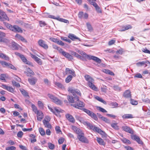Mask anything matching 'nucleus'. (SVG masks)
Returning <instances> with one entry per match:
<instances>
[{
  "instance_id": "obj_1",
  "label": "nucleus",
  "mask_w": 150,
  "mask_h": 150,
  "mask_svg": "<svg viewBox=\"0 0 150 150\" xmlns=\"http://www.w3.org/2000/svg\"><path fill=\"white\" fill-rule=\"evenodd\" d=\"M68 91L72 94L73 96H70L68 95L67 96V99L70 103H74L75 102V101L76 100L75 98H78L76 96V94L81 96V93L79 90L74 89L72 87L69 88L68 89Z\"/></svg>"
},
{
  "instance_id": "obj_2",
  "label": "nucleus",
  "mask_w": 150,
  "mask_h": 150,
  "mask_svg": "<svg viewBox=\"0 0 150 150\" xmlns=\"http://www.w3.org/2000/svg\"><path fill=\"white\" fill-rule=\"evenodd\" d=\"M4 24L7 28L14 32L22 33L23 32L21 28L17 25H14L12 26L9 23L5 22Z\"/></svg>"
},
{
  "instance_id": "obj_3",
  "label": "nucleus",
  "mask_w": 150,
  "mask_h": 150,
  "mask_svg": "<svg viewBox=\"0 0 150 150\" xmlns=\"http://www.w3.org/2000/svg\"><path fill=\"white\" fill-rule=\"evenodd\" d=\"M79 53L88 60L92 59L96 62L99 63H100L101 62V59L98 58L93 56L88 55L83 51H79Z\"/></svg>"
},
{
  "instance_id": "obj_4",
  "label": "nucleus",
  "mask_w": 150,
  "mask_h": 150,
  "mask_svg": "<svg viewBox=\"0 0 150 150\" xmlns=\"http://www.w3.org/2000/svg\"><path fill=\"white\" fill-rule=\"evenodd\" d=\"M48 107L50 111L57 116L60 117V113H62L64 112L63 110L58 108L53 107L52 108L49 106H48Z\"/></svg>"
},
{
  "instance_id": "obj_5",
  "label": "nucleus",
  "mask_w": 150,
  "mask_h": 150,
  "mask_svg": "<svg viewBox=\"0 0 150 150\" xmlns=\"http://www.w3.org/2000/svg\"><path fill=\"white\" fill-rule=\"evenodd\" d=\"M75 99H76V100L75 101V102L74 103V104L72 105L77 108H79V107H84V103L83 102L79 100V97Z\"/></svg>"
},
{
  "instance_id": "obj_6",
  "label": "nucleus",
  "mask_w": 150,
  "mask_h": 150,
  "mask_svg": "<svg viewBox=\"0 0 150 150\" xmlns=\"http://www.w3.org/2000/svg\"><path fill=\"white\" fill-rule=\"evenodd\" d=\"M77 137L79 140L83 143H88V140L86 137H84V133L83 134L77 135Z\"/></svg>"
},
{
  "instance_id": "obj_7",
  "label": "nucleus",
  "mask_w": 150,
  "mask_h": 150,
  "mask_svg": "<svg viewBox=\"0 0 150 150\" xmlns=\"http://www.w3.org/2000/svg\"><path fill=\"white\" fill-rule=\"evenodd\" d=\"M122 129L125 132L131 134H133L134 133V131L130 127L127 126L125 125L122 127Z\"/></svg>"
},
{
  "instance_id": "obj_8",
  "label": "nucleus",
  "mask_w": 150,
  "mask_h": 150,
  "mask_svg": "<svg viewBox=\"0 0 150 150\" xmlns=\"http://www.w3.org/2000/svg\"><path fill=\"white\" fill-rule=\"evenodd\" d=\"M39 45L43 48L45 49H47L48 48V46L45 43V42L42 40H40L38 42Z\"/></svg>"
},
{
  "instance_id": "obj_9",
  "label": "nucleus",
  "mask_w": 150,
  "mask_h": 150,
  "mask_svg": "<svg viewBox=\"0 0 150 150\" xmlns=\"http://www.w3.org/2000/svg\"><path fill=\"white\" fill-rule=\"evenodd\" d=\"M136 65L139 67L144 66L146 67L147 66H149L150 63L148 61L146 60L145 61H142L136 63Z\"/></svg>"
},
{
  "instance_id": "obj_10",
  "label": "nucleus",
  "mask_w": 150,
  "mask_h": 150,
  "mask_svg": "<svg viewBox=\"0 0 150 150\" xmlns=\"http://www.w3.org/2000/svg\"><path fill=\"white\" fill-rule=\"evenodd\" d=\"M131 138L133 140L136 141L139 144H142L143 143L139 137L136 135H131Z\"/></svg>"
},
{
  "instance_id": "obj_11",
  "label": "nucleus",
  "mask_w": 150,
  "mask_h": 150,
  "mask_svg": "<svg viewBox=\"0 0 150 150\" xmlns=\"http://www.w3.org/2000/svg\"><path fill=\"white\" fill-rule=\"evenodd\" d=\"M72 128L74 132L78 134L77 135H81L82 134H83L84 133L81 129L78 128L75 126H72Z\"/></svg>"
},
{
  "instance_id": "obj_12",
  "label": "nucleus",
  "mask_w": 150,
  "mask_h": 150,
  "mask_svg": "<svg viewBox=\"0 0 150 150\" xmlns=\"http://www.w3.org/2000/svg\"><path fill=\"white\" fill-rule=\"evenodd\" d=\"M1 87L7 90L9 92L13 93L14 91V89L11 86H8L6 85L2 84L1 86Z\"/></svg>"
},
{
  "instance_id": "obj_13",
  "label": "nucleus",
  "mask_w": 150,
  "mask_h": 150,
  "mask_svg": "<svg viewBox=\"0 0 150 150\" xmlns=\"http://www.w3.org/2000/svg\"><path fill=\"white\" fill-rule=\"evenodd\" d=\"M65 73L66 74H72L74 76H76L75 71L73 69L66 68L65 69Z\"/></svg>"
},
{
  "instance_id": "obj_14",
  "label": "nucleus",
  "mask_w": 150,
  "mask_h": 150,
  "mask_svg": "<svg viewBox=\"0 0 150 150\" xmlns=\"http://www.w3.org/2000/svg\"><path fill=\"white\" fill-rule=\"evenodd\" d=\"M27 71H25L24 73L26 74L28 76H31L35 75L34 73L29 68L27 67Z\"/></svg>"
},
{
  "instance_id": "obj_15",
  "label": "nucleus",
  "mask_w": 150,
  "mask_h": 150,
  "mask_svg": "<svg viewBox=\"0 0 150 150\" xmlns=\"http://www.w3.org/2000/svg\"><path fill=\"white\" fill-rule=\"evenodd\" d=\"M86 80L88 81V84L91 82H94L93 79L90 76L88 75H86L84 76Z\"/></svg>"
},
{
  "instance_id": "obj_16",
  "label": "nucleus",
  "mask_w": 150,
  "mask_h": 150,
  "mask_svg": "<svg viewBox=\"0 0 150 150\" xmlns=\"http://www.w3.org/2000/svg\"><path fill=\"white\" fill-rule=\"evenodd\" d=\"M87 114L95 120H98V117L96 115L89 110H88Z\"/></svg>"
},
{
  "instance_id": "obj_17",
  "label": "nucleus",
  "mask_w": 150,
  "mask_h": 150,
  "mask_svg": "<svg viewBox=\"0 0 150 150\" xmlns=\"http://www.w3.org/2000/svg\"><path fill=\"white\" fill-rule=\"evenodd\" d=\"M83 124L87 126V127L88 129L92 130L93 129V127L94 126V125H93L90 123L85 121L83 122Z\"/></svg>"
},
{
  "instance_id": "obj_18",
  "label": "nucleus",
  "mask_w": 150,
  "mask_h": 150,
  "mask_svg": "<svg viewBox=\"0 0 150 150\" xmlns=\"http://www.w3.org/2000/svg\"><path fill=\"white\" fill-rule=\"evenodd\" d=\"M66 118L69 121L72 123H74L75 122V119L71 115L69 114H67L66 115Z\"/></svg>"
},
{
  "instance_id": "obj_19",
  "label": "nucleus",
  "mask_w": 150,
  "mask_h": 150,
  "mask_svg": "<svg viewBox=\"0 0 150 150\" xmlns=\"http://www.w3.org/2000/svg\"><path fill=\"white\" fill-rule=\"evenodd\" d=\"M37 79L35 77H33L28 79V81L29 83L32 85H34L36 83Z\"/></svg>"
},
{
  "instance_id": "obj_20",
  "label": "nucleus",
  "mask_w": 150,
  "mask_h": 150,
  "mask_svg": "<svg viewBox=\"0 0 150 150\" xmlns=\"http://www.w3.org/2000/svg\"><path fill=\"white\" fill-rule=\"evenodd\" d=\"M132 28V27L131 25H128L123 26L121 29L119 30H118L120 32L124 31L126 30L131 29Z\"/></svg>"
},
{
  "instance_id": "obj_21",
  "label": "nucleus",
  "mask_w": 150,
  "mask_h": 150,
  "mask_svg": "<svg viewBox=\"0 0 150 150\" xmlns=\"http://www.w3.org/2000/svg\"><path fill=\"white\" fill-rule=\"evenodd\" d=\"M69 37L72 40H77L79 41H80V39L77 37L74 34H69Z\"/></svg>"
},
{
  "instance_id": "obj_22",
  "label": "nucleus",
  "mask_w": 150,
  "mask_h": 150,
  "mask_svg": "<svg viewBox=\"0 0 150 150\" xmlns=\"http://www.w3.org/2000/svg\"><path fill=\"white\" fill-rule=\"evenodd\" d=\"M123 96L126 98H130L131 95L130 91L129 90H126L124 93Z\"/></svg>"
},
{
  "instance_id": "obj_23",
  "label": "nucleus",
  "mask_w": 150,
  "mask_h": 150,
  "mask_svg": "<svg viewBox=\"0 0 150 150\" xmlns=\"http://www.w3.org/2000/svg\"><path fill=\"white\" fill-rule=\"evenodd\" d=\"M22 56L20 57L23 62L25 63L26 64H28L29 65H32V63L29 61H28L24 57L23 55L21 56Z\"/></svg>"
},
{
  "instance_id": "obj_24",
  "label": "nucleus",
  "mask_w": 150,
  "mask_h": 150,
  "mask_svg": "<svg viewBox=\"0 0 150 150\" xmlns=\"http://www.w3.org/2000/svg\"><path fill=\"white\" fill-rule=\"evenodd\" d=\"M43 122L44 125L45 127L49 128H52V126L51 125L49 122L46 121L45 119L44 120H43Z\"/></svg>"
},
{
  "instance_id": "obj_25",
  "label": "nucleus",
  "mask_w": 150,
  "mask_h": 150,
  "mask_svg": "<svg viewBox=\"0 0 150 150\" xmlns=\"http://www.w3.org/2000/svg\"><path fill=\"white\" fill-rule=\"evenodd\" d=\"M63 55L65 57L67 58L69 60H71L73 59L72 56L69 53L66 52H65Z\"/></svg>"
},
{
  "instance_id": "obj_26",
  "label": "nucleus",
  "mask_w": 150,
  "mask_h": 150,
  "mask_svg": "<svg viewBox=\"0 0 150 150\" xmlns=\"http://www.w3.org/2000/svg\"><path fill=\"white\" fill-rule=\"evenodd\" d=\"M15 37L17 39L21 40L23 42H27V41L23 37L19 34H16Z\"/></svg>"
},
{
  "instance_id": "obj_27",
  "label": "nucleus",
  "mask_w": 150,
  "mask_h": 150,
  "mask_svg": "<svg viewBox=\"0 0 150 150\" xmlns=\"http://www.w3.org/2000/svg\"><path fill=\"white\" fill-rule=\"evenodd\" d=\"M0 42L5 43L8 45H9L10 43V42L8 40L4 38H0Z\"/></svg>"
},
{
  "instance_id": "obj_28",
  "label": "nucleus",
  "mask_w": 150,
  "mask_h": 150,
  "mask_svg": "<svg viewBox=\"0 0 150 150\" xmlns=\"http://www.w3.org/2000/svg\"><path fill=\"white\" fill-rule=\"evenodd\" d=\"M97 141L99 144L100 145L105 146V143L103 140L100 138L97 137Z\"/></svg>"
},
{
  "instance_id": "obj_29",
  "label": "nucleus",
  "mask_w": 150,
  "mask_h": 150,
  "mask_svg": "<svg viewBox=\"0 0 150 150\" xmlns=\"http://www.w3.org/2000/svg\"><path fill=\"white\" fill-rule=\"evenodd\" d=\"M11 48L13 50H18V44L14 42H11Z\"/></svg>"
},
{
  "instance_id": "obj_30",
  "label": "nucleus",
  "mask_w": 150,
  "mask_h": 150,
  "mask_svg": "<svg viewBox=\"0 0 150 150\" xmlns=\"http://www.w3.org/2000/svg\"><path fill=\"white\" fill-rule=\"evenodd\" d=\"M123 119L132 118H133V115L131 114H125L122 116Z\"/></svg>"
},
{
  "instance_id": "obj_31",
  "label": "nucleus",
  "mask_w": 150,
  "mask_h": 150,
  "mask_svg": "<svg viewBox=\"0 0 150 150\" xmlns=\"http://www.w3.org/2000/svg\"><path fill=\"white\" fill-rule=\"evenodd\" d=\"M93 82H91L88 85L92 89L95 91H97L98 90V88L95 86V85L93 84Z\"/></svg>"
},
{
  "instance_id": "obj_32",
  "label": "nucleus",
  "mask_w": 150,
  "mask_h": 150,
  "mask_svg": "<svg viewBox=\"0 0 150 150\" xmlns=\"http://www.w3.org/2000/svg\"><path fill=\"white\" fill-rule=\"evenodd\" d=\"M75 117L77 120L79 121L83 124V122H84V121L83 120V118L81 117L80 115H76L75 116Z\"/></svg>"
},
{
  "instance_id": "obj_33",
  "label": "nucleus",
  "mask_w": 150,
  "mask_h": 150,
  "mask_svg": "<svg viewBox=\"0 0 150 150\" xmlns=\"http://www.w3.org/2000/svg\"><path fill=\"white\" fill-rule=\"evenodd\" d=\"M20 91L22 94L25 97H29V95L27 92L24 89H20Z\"/></svg>"
},
{
  "instance_id": "obj_34",
  "label": "nucleus",
  "mask_w": 150,
  "mask_h": 150,
  "mask_svg": "<svg viewBox=\"0 0 150 150\" xmlns=\"http://www.w3.org/2000/svg\"><path fill=\"white\" fill-rule=\"evenodd\" d=\"M103 71L104 72L107 74H109L112 76L114 75V74L109 70L105 69L103 70Z\"/></svg>"
},
{
  "instance_id": "obj_35",
  "label": "nucleus",
  "mask_w": 150,
  "mask_h": 150,
  "mask_svg": "<svg viewBox=\"0 0 150 150\" xmlns=\"http://www.w3.org/2000/svg\"><path fill=\"white\" fill-rule=\"evenodd\" d=\"M89 2L90 4L91 5H93L95 8H96L98 6V4L95 2V1H93V0H87Z\"/></svg>"
},
{
  "instance_id": "obj_36",
  "label": "nucleus",
  "mask_w": 150,
  "mask_h": 150,
  "mask_svg": "<svg viewBox=\"0 0 150 150\" xmlns=\"http://www.w3.org/2000/svg\"><path fill=\"white\" fill-rule=\"evenodd\" d=\"M6 75L5 74H1L0 75V79L4 81V82L6 81V78H7Z\"/></svg>"
},
{
  "instance_id": "obj_37",
  "label": "nucleus",
  "mask_w": 150,
  "mask_h": 150,
  "mask_svg": "<svg viewBox=\"0 0 150 150\" xmlns=\"http://www.w3.org/2000/svg\"><path fill=\"white\" fill-rule=\"evenodd\" d=\"M109 105L112 108H114L118 106V104L116 102H111L110 103Z\"/></svg>"
},
{
  "instance_id": "obj_38",
  "label": "nucleus",
  "mask_w": 150,
  "mask_h": 150,
  "mask_svg": "<svg viewBox=\"0 0 150 150\" xmlns=\"http://www.w3.org/2000/svg\"><path fill=\"white\" fill-rule=\"evenodd\" d=\"M92 130L94 132H96L98 133L100 132V131H101V130L100 128L96 127L95 125H94Z\"/></svg>"
},
{
  "instance_id": "obj_39",
  "label": "nucleus",
  "mask_w": 150,
  "mask_h": 150,
  "mask_svg": "<svg viewBox=\"0 0 150 150\" xmlns=\"http://www.w3.org/2000/svg\"><path fill=\"white\" fill-rule=\"evenodd\" d=\"M121 140L125 144H130L131 143L130 141L129 140L125 138H123L121 139Z\"/></svg>"
},
{
  "instance_id": "obj_40",
  "label": "nucleus",
  "mask_w": 150,
  "mask_h": 150,
  "mask_svg": "<svg viewBox=\"0 0 150 150\" xmlns=\"http://www.w3.org/2000/svg\"><path fill=\"white\" fill-rule=\"evenodd\" d=\"M95 98L98 101L103 103L104 104H106V102L100 97L97 96L95 97Z\"/></svg>"
},
{
  "instance_id": "obj_41",
  "label": "nucleus",
  "mask_w": 150,
  "mask_h": 150,
  "mask_svg": "<svg viewBox=\"0 0 150 150\" xmlns=\"http://www.w3.org/2000/svg\"><path fill=\"white\" fill-rule=\"evenodd\" d=\"M48 97L52 100V101L53 102L55 100L56 98H57L56 97L54 96L49 94H48Z\"/></svg>"
},
{
  "instance_id": "obj_42",
  "label": "nucleus",
  "mask_w": 150,
  "mask_h": 150,
  "mask_svg": "<svg viewBox=\"0 0 150 150\" xmlns=\"http://www.w3.org/2000/svg\"><path fill=\"white\" fill-rule=\"evenodd\" d=\"M72 78L71 75L68 76L65 79V81L67 83H68L70 81Z\"/></svg>"
},
{
  "instance_id": "obj_43",
  "label": "nucleus",
  "mask_w": 150,
  "mask_h": 150,
  "mask_svg": "<svg viewBox=\"0 0 150 150\" xmlns=\"http://www.w3.org/2000/svg\"><path fill=\"white\" fill-rule=\"evenodd\" d=\"M54 83L56 86H57L59 88H62L64 87L62 84L59 82H55Z\"/></svg>"
},
{
  "instance_id": "obj_44",
  "label": "nucleus",
  "mask_w": 150,
  "mask_h": 150,
  "mask_svg": "<svg viewBox=\"0 0 150 150\" xmlns=\"http://www.w3.org/2000/svg\"><path fill=\"white\" fill-rule=\"evenodd\" d=\"M86 25L87 28L89 31H92L93 30L92 27L90 23L88 22L87 23H86Z\"/></svg>"
},
{
  "instance_id": "obj_45",
  "label": "nucleus",
  "mask_w": 150,
  "mask_h": 150,
  "mask_svg": "<svg viewBox=\"0 0 150 150\" xmlns=\"http://www.w3.org/2000/svg\"><path fill=\"white\" fill-rule=\"evenodd\" d=\"M0 63L4 67H8V64H9L8 63L6 62L2 61H0Z\"/></svg>"
},
{
  "instance_id": "obj_46",
  "label": "nucleus",
  "mask_w": 150,
  "mask_h": 150,
  "mask_svg": "<svg viewBox=\"0 0 150 150\" xmlns=\"http://www.w3.org/2000/svg\"><path fill=\"white\" fill-rule=\"evenodd\" d=\"M53 102L57 105H61L62 104V101L57 98H56V100L53 101Z\"/></svg>"
},
{
  "instance_id": "obj_47",
  "label": "nucleus",
  "mask_w": 150,
  "mask_h": 150,
  "mask_svg": "<svg viewBox=\"0 0 150 150\" xmlns=\"http://www.w3.org/2000/svg\"><path fill=\"white\" fill-rule=\"evenodd\" d=\"M39 130L41 135L43 136L45 134V132L44 129L42 128H40L39 129Z\"/></svg>"
},
{
  "instance_id": "obj_48",
  "label": "nucleus",
  "mask_w": 150,
  "mask_h": 150,
  "mask_svg": "<svg viewBox=\"0 0 150 150\" xmlns=\"http://www.w3.org/2000/svg\"><path fill=\"white\" fill-rule=\"evenodd\" d=\"M39 24L41 27H43L46 25L45 22L43 21H39Z\"/></svg>"
},
{
  "instance_id": "obj_49",
  "label": "nucleus",
  "mask_w": 150,
  "mask_h": 150,
  "mask_svg": "<svg viewBox=\"0 0 150 150\" xmlns=\"http://www.w3.org/2000/svg\"><path fill=\"white\" fill-rule=\"evenodd\" d=\"M0 57L6 60H8L9 59L8 57V56L6 55L3 53H1V55Z\"/></svg>"
},
{
  "instance_id": "obj_50",
  "label": "nucleus",
  "mask_w": 150,
  "mask_h": 150,
  "mask_svg": "<svg viewBox=\"0 0 150 150\" xmlns=\"http://www.w3.org/2000/svg\"><path fill=\"white\" fill-rule=\"evenodd\" d=\"M13 85L17 87H19L20 86V84L18 83H17L15 81L13 80L12 81Z\"/></svg>"
},
{
  "instance_id": "obj_51",
  "label": "nucleus",
  "mask_w": 150,
  "mask_h": 150,
  "mask_svg": "<svg viewBox=\"0 0 150 150\" xmlns=\"http://www.w3.org/2000/svg\"><path fill=\"white\" fill-rule=\"evenodd\" d=\"M97 109L99 110L100 111L104 113V112H107V111L105 110L104 108L100 107H98L97 108Z\"/></svg>"
},
{
  "instance_id": "obj_52",
  "label": "nucleus",
  "mask_w": 150,
  "mask_h": 150,
  "mask_svg": "<svg viewBox=\"0 0 150 150\" xmlns=\"http://www.w3.org/2000/svg\"><path fill=\"white\" fill-rule=\"evenodd\" d=\"M48 146L49 149H53L54 148V145L51 143H49L48 144Z\"/></svg>"
},
{
  "instance_id": "obj_53",
  "label": "nucleus",
  "mask_w": 150,
  "mask_h": 150,
  "mask_svg": "<svg viewBox=\"0 0 150 150\" xmlns=\"http://www.w3.org/2000/svg\"><path fill=\"white\" fill-rule=\"evenodd\" d=\"M31 107L33 109V111L35 113L37 112L38 110L37 109V107L34 104H32L31 105Z\"/></svg>"
},
{
  "instance_id": "obj_54",
  "label": "nucleus",
  "mask_w": 150,
  "mask_h": 150,
  "mask_svg": "<svg viewBox=\"0 0 150 150\" xmlns=\"http://www.w3.org/2000/svg\"><path fill=\"white\" fill-rule=\"evenodd\" d=\"M111 125L113 128L115 129H119L118 126L116 124L112 123L111 124Z\"/></svg>"
},
{
  "instance_id": "obj_55",
  "label": "nucleus",
  "mask_w": 150,
  "mask_h": 150,
  "mask_svg": "<svg viewBox=\"0 0 150 150\" xmlns=\"http://www.w3.org/2000/svg\"><path fill=\"white\" fill-rule=\"evenodd\" d=\"M115 91H120L121 90V88L117 86H114L113 87Z\"/></svg>"
},
{
  "instance_id": "obj_56",
  "label": "nucleus",
  "mask_w": 150,
  "mask_h": 150,
  "mask_svg": "<svg viewBox=\"0 0 150 150\" xmlns=\"http://www.w3.org/2000/svg\"><path fill=\"white\" fill-rule=\"evenodd\" d=\"M8 67L14 70H16L17 69L13 65L9 63L8 64Z\"/></svg>"
},
{
  "instance_id": "obj_57",
  "label": "nucleus",
  "mask_w": 150,
  "mask_h": 150,
  "mask_svg": "<svg viewBox=\"0 0 150 150\" xmlns=\"http://www.w3.org/2000/svg\"><path fill=\"white\" fill-rule=\"evenodd\" d=\"M16 148L14 146H11L6 148V150H15Z\"/></svg>"
},
{
  "instance_id": "obj_58",
  "label": "nucleus",
  "mask_w": 150,
  "mask_h": 150,
  "mask_svg": "<svg viewBox=\"0 0 150 150\" xmlns=\"http://www.w3.org/2000/svg\"><path fill=\"white\" fill-rule=\"evenodd\" d=\"M35 113L37 114V116H43V114L41 111L38 110L37 112Z\"/></svg>"
},
{
  "instance_id": "obj_59",
  "label": "nucleus",
  "mask_w": 150,
  "mask_h": 150,
  "mask_svg": "<svg viewBox=\"0 0 150 150\" xmlns=\"http://www.w3.org/2000/svg\"><path fill=\"white\" fill-rule=\"evenodd\" d=\"M101 120L106 123H109L110 122V120L105 117H103L102 118Z\"/></svg>"
},
{
  "instance_id": "obj_60",
  "label": "nucleus",
  "mask_w": 150,
  "mask_h": 150,
  "mask_svg": "<svg viewBox=\"0 0 150 150\" xmlns=\"http://www.w3.org/2000/svg\"><path fill=\"white\" fill-rule=\"evenodd\" d=\"M130 103L133 105H137L138 104V102L137 101L131 99L130 100Z\"/></svg>"
},
{
  "instance_id": "obj_61",
  "label": "nucleus",
  "mask_w": 150,
  "mask_h": 150,
  "mask_svg": "<svg viewBox=\"0 0 150 150\" xmlns=\"http://www.w3.org/2000/svg\"><path fill=\"white\" fill-rule=\"evenodd\" d=\"M142 51L144 53L150 54V51L146 48H143Z\"/></svg>"
},
{
  "instance_id": "obj_62",
  "label": "nucleus",
  "mask_w": 150,
  "mask_h": 150,
  "mask_svg": "<svg viewBox=\"0 0 150 150\" xmlns=\"http://www.w3.org/2000/svg\"><path fill=\"white\" fill-rule=\"evenodd\" d=\"M23 135V133L21 131H19L17 133V136L20 138L22 137Z\"/></svg>"
},
{
  "instance_id": "obj_63",
  "label": "nucleus",
  "mask_w": 150,
  "mask_h": 150,
  "mask_svg": "<svg viewBox=\"0 0 150 150\" xmlns=\"http://www.w3.org/2000/svg\"><path fill=\"white\" fill-rule=\"evenodd\" d=\"M35 60L39 64L41 65L42 64V62L41 60V59L38 58V57L36 58V59H35Z\"/></svg>"
},
{
  "instance_id": "obj_64",
  "label": "nucleus",
  "mask_w": 150,
  "mask_h": 150,
  "mask_svg": "<svg viewBox=\"0 0 150 150\" xmlns=\"http://www.w3.org/2000/svg\"><path fill=\"white\" fill-rule=\"evenodd\" d=\"M64 139L62 137L60 138L58 140V143L59 144H61L63 143L64 142Z\"/></svg>"
}]
</instances>
